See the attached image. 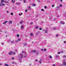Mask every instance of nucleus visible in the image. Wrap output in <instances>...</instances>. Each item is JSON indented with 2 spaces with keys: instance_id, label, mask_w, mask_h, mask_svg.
<instances>
[{
  "instance_id": "obj_21",
  "label": "nucleus",
  "mask_w": 66,
  "mask_h": 66,
  "mask_svg": "<svg viewBox=\"0 0 66 66\" xmlns=\"http://www.w3.org/2000/svg\"><path fill=\"white\" fill-rule=\"evenodd\" d=\"M41 61H42V59H40V61H39V63H41Z\"/></svg>"
},
{
  "instance_id": "obj_56",
  "label": "nucleus",
  "mask_w": 66,
  "mask_h": 66,
  "mask_svg": "<svg viewBox=\"0 0 66 66\" xmlns=\"http://www.w3.org/2000/svg\"><path fill=\"white\" fill-rule=\"evenodd\" d=\"M14 62H12V64H14Z\"/></svg>"
},
{
  "instance_id": "obj_44",
  "label": "nucleus",
  "mask_w": 66,
  "mask_h": 66,
  "mask_svg": "<svg viewBox=\"0 0 66 66\" xmlns=\"http://www.w3.org/2000/svg\"><path fill=\"white\" fill-rule=\"evenodd\" d=\"M41 11H44V9H41Z\"/></svg>"
},
{
  "instance_id": "obj_53",
  "label": "nucleus",
  "mask_w": 66,
  "mask_h": 66,
  "mask_svg": "<svg viewBox=\"0 0 66 66\" xmlns=\"http://www.w3.org/2000/svg\"><path fill=\"white\" fill-rule=\"evenodd\" d=\"M45 9H46V6H45Z\"/></svg>"
},
{
  "instance_id": "obj_50",
  "label": "nucleus",
  "mask_w": 66,
  "mask_h": 66,
  "mask_svg": "<svg viewBox=\"0 0 66 66\" xmlns=\"http://www.w3.org/2000/svg\"><path fill=\"white\" fill-rule=\"evenodd\" d=\"M61 0V2H63V1L62 0Z\"/></svg>"
},
{
  "instance_id": "obj_18",
  "label": "nucleus",
  "mask_w": 66,
  "mask_h": 66,
  "mask_svg": "<svg viewBox=\"0 0 66 66\" xmlns=\"http://www.w3.org/2000/svg\"><path fill=\"white\" fill-rule=\"evenodd\" d=\"M32 5L34 6H36V5H35V4H32Z\"/></svg>"
},
{
  "instance_id": "obj_63",
  "label": "nucleus",
  "mask_w": 66,
  "mask_h": 66,
  "mask_svg": "<svg viewBox=\"0 0 66 66\" xmlns=\"http://www.w3.org/2000/svg\"><path fill=\"white\" fill-rule=\"evenodd\" d=\"M32 43H34V42H32Z\"/></svg>"
},
{
  "instance_id": "obj_57",
  "label": "nucleus",
  "mask_w": 66,
  "mask_h": 66,
  "mask_svg": "<svg viewBox=\"0 0 66 66\" xmlns=\"http://www.w3.org/2000/svg\"><path fill=\"white\" fill-rule=\"evenodd\" d=\"M15 2V1H14V2H13V3H14V2Z\"/></svg>"
},
{
  "instance_id": "obj_30",
  "label": "nucleus",
  "mask_w": 66,
  "mask_h": 66,
  "mask_svg": "<svg viewBox=\"0 0 66 66\" xmlns=\"http://www.w3.org/2000/svg\"><path fill=\"white\" fill-rule=\"evenodd\" d=\"M30 24L32 25V24H33V23L32 22H31Z\"/></svg>"
},
{
  "instance_id": "obj_62",
  "label": "nucleus",
  "mask_w": 66,
  "mask_h": 66,
  "mask_svg": "<svg viewBox=\"0 0 66 66\" xmlns=\"http://www.w3.org/2000/svg\"><path fill=\"white\" fill-rule=\"evenodd\" d=\"M21 14L22 15V13H21Z\"/></svg>"
},
{
  "instance_id": "obj_19",
  "label": "nucleus",
  "mask_w": 66,
  "mask_h": 66,
  "mask_svg": "<svg viewBox=\"0 0 66 66\" xmlns=\"http://www.w3.org/2000/svg\"><path fill=\"white\" fill-rule=\"evenodd\" d=\"M11 42V40H9L7 41V43H10Z\"/></svg>"
},
{
  "instance_id": "obj_41",
  "label": "nucleus",
  "mask_w": 66,
  "mask_h": 66,
  "mask_svg": "<svg viewBox=\"0 0 66 66\" xmlns=\"http://www.w3.org/2000/svg\"><path fill=\"white\" fill-rule=\"evenodd\" d=\"M37 1L38 2H40V1H39V0H37Z\"/></svg>"
},
{
  "instance_id": "obj_26",
  "label": "nucleus",
  "mask_w": 66,
  "mask_h": 66,
  "mask_svg": "<svg viewBox=\"0 0 66 66\" xmlns=\"http://www.w3.org/2000/svg\"><path fill=\"white\" fill-rule=\"evenodd\" d=\"M15 43H17V42H18V40H15Z\"/></svg>"
},
{
  "instance_id": "obj_7",
  "label": "nucleus",
  "mask_w": 66,
  "mask_h": 66,
  "mask_svg": "<svg viewBox=\"0 0 66 66\" xmlns=\"http://www.w3.org/2000/svg\"><path fill=\"white\" fill-rule=\"evenodd\" d=\"M7 22V21H5L3 23V24H6V23Z\"/></svg>"
},
{
  "instance_id": "obj_10",
  "label": "nucleus",
  "mask_w": 66,
  "mask_h": 66,
  "mask_svg": "<svg viewBox=\"0 0 66 66\" xmlns=\"http://www.w3.org/2000/svg\"><path fill=\"white\" fill-rule=\"evenodd\" d=\"M30 35L31 36H32L33 35V33H31L30 34Z\"/></svg>"
},
{
  "instance_id": "obj_27",
  "label": "nucleus",
  "mask_w": 66,
  "mask_h": 66,
  "mask_svg": "<svg viewBox=\"0 0 66 66\" xmlns=\"http://www.w3.org/2000/svg\"><path fill=\"white\" fill-rule=\"evenodd\" d=\"M16 36H17V37H19V34H17V35Z\"/></svg>"
},
{
  "instance_id": "obj_55",
  "label": "nucleus",
  "mask_w": 66,
  "mask_h": 66,
  "mask_svg": "<svg viewBox=\"0 0 66 66\" xmlns=\"http://www.w3.org/2000/svg\"><path fill=\"white\" fill-rule=\"evenodd\" d=\"M0 65H2V63H0Z\"/></svg>"
},
{
  "instance_id": "obj_25",
  "label": "nucleus",
  "mask_w": 66,
  "mask_h": 66,
  "mask_svg": "<svg viewBox=\"0 0 66 66\" xmlns=\"http://www.w3.org/2000/svg\"><path fill=\"white\" fill-rule=\"evenodd\" d=\"M1 45H4V43L2 42L1 43Z\"/></svg>"
},
{
  "instance_id": "obj_5",
  "label": "nucleus",
  "mask_w": 66,
  "mask_h": 66,
  "mask_svg": "<svg viewBox=\"0 0 66 66\" xmlns=\"http://www.w3.org/2000/svg\"><path fill=\"white\" fill-rule=\"evenodd\" d=\"M9 24H12V21H9Z\"/></svg>"
},
{
  "instance_id": "obj_49",
  "label": "nucleus",
  "mask_w": 66,
  "mask_h": 66,
  "mask_svg": "<svg viewBox=\"0 0 66 66\" xmlns=\"http://www.w3.org/2000/svg\"><path fill=\"white\" fill-rule=\"evenodd\" d=\"M19 16H21V14H19Z\"/></svg>"
},
{
  "instance_id": "obj_61",
  "label": "nucleus",
  "mask_w": 66,
  "mask_h": 66,
  "mask_svg": "<svg viewBox=\"0 0 66 66\" xmlns=\"http://www.w3.org/2000/svg\"><path fill=\"white\" fill-rule=\"evenodd\" d=\"M44 30H45L44 29H43V31H44Z\"/></svg>"
},
{
  "instance_id": "obj_64",
  "label": "nucleus",
  "mask_w": 66,
  "mask_h": 66,
  "mask_svg": "<svg viewBox=\"0 0 66 66\" xmlns=\"http://www.w3.org/2000/svg\"><path fill=\"white\" fill-rule=\"evenodd\" d=\"M57 8H58V6H57Z\"/></svg>"
},
{
  "instance_id": "obj_47",
  "label": "nucleus",
  "mask_w": 66,
  "mask_h": 66,
  "mask_svg": "<svg viewBox=\"0 0 66 66\" xmlns=\"http://www.w3.org/2000/svg\"><path fill=\"white\" fill-rule=\"evenodd\" d=\"M14 57H12V60H14Z\"/></svg>"
},
{
  "instance_id": "obj_36",
  "label": "nucleus",
  "mask_w": 66,
  "mask_h": 66,
  "mask_svg": "<svg viewBox=\"0 0 66 66\" xmlns=\"http://www.w3.org/2000/svg\"><path fill=\"white\" fill-rule=\"evenodd\" d=\"M62 6V5H61V4L60 5V7H61V6Z\"/></svg>"
},
{
  "instance_id": "obj_24",
  "label": "nucleus",
  "mask_w": 66,
  "mask_h": 66,
  "mask_svg": "<svg viewBox=\"0 0 66 66\" xmlns=\"http://www.w3.org/2000/svg\"><path fill=\"white\" fill-rule=\"evenodd\" d=\"M15 52H17V51H18V50L16 49L15 50Z\"/></svg>"
},
{
  "instance_id": "obj_1",
  "label": "nucleus",
  "mask_w": 66,
  "mask_h": 66,
  "mask_svg": "<svg viewBox=\"0 0 66 66\" xmlns=\"http://www.w3.org/2000/svg\"><path fill=\"white\" fill-rule=\"evenodd\" d=\"M1 2L2 3H3V2H5V3H9V2L7 1H4L3 0H2L1 1Z\"/></svg>"
},
{
  "instance_id": "obj_16",
  "label": "nucleus",
  "mask_w": 66,
  "mask_h": 66,
  "mask_svg": "<svg viewBox=\"0 0 66 66\" xmlns=\"http://www.w3.org/2000/svg\"><path fill=\"white\" fill-rule=\"evenodd\" d=\"M63 58H65V57H66V56L65 55H63Z\"/></svg>"
},
{
  "instance_id": "obj_39",
  "label": "nucleus",
  "mask_w": 66,
  "mask_h": 66,
  "mask_svg": "<svg viewBox=\"0 0 66 66\" xmlns=\"http://www.w3.org/2000/svg\"><path fill=\"white\" fill-rule=\"evenodd\" d=\"M53 30H55V28L54 27V28H53Z\"/></svg>"
},
{
  "instance_id": "obj_2",
  "label": "nucleus",
  "mask_w": 66,
  "mask_h": 66,
  "mask_svg": "<svg viewBox=\"0 0 66 66\" xmlns=\"http://www.w3.org/2000/svg\"><path fill=\"white\" fill-rule=\"evenodd\" d=\"M22 56H23V55L21 54H20V55H19V57L20 58H21L22 57Z\"/></svg>"
},
{
  "instance_id": "obj_59",
  "label": "nucleus",
  "mask_w": 66,
  "mask_h": 66,
  "mask_svg": "<svg viewBox=\"0 0 66 66\" xmlns=\"http://www.w3.org/2000/svg\"><path fill=\"white\" fill-rule=\"evenodd\" d=\"M13 0H12V2H13Z\"/></svg>"
},
{
  "instance_id": "obj_48",
  "label": "nucleus",
  "mask_w": 66,
  "mask_h": 66,
  "mask_svg": "<svg viewBox=\"0 0 66 66\" xmlns=\"http://www.w3.org/2000/svg\"><path fill=\"white\" fill-rule=\"evenodd\" d=\"M25 12H27V10H26Z\"/></svg>"
},
{
  "instance_id": "obj_46",
  "label": "nucleus",
  "mask_w": 66,
  "mask_h": 66,
  "mask_svg": "<svg viewBox=\"0 0 66 66\" xmlns=\"http://www.w3.org/2000/svg\"><path fill=\"white\" fill-rule=\"evenodd\" d=\"M6 12L7 13H9V11H7Z\"/></svg>"
},
{
  "instance_id": "obj_9",
  "label": "nucleus",
  "mask_w": 66,
  "mask_h": 66,
  "mask_svg": "<svg viewBox=\"0 0 66 66\" xmlns=\"http://www.w3.org/2000/svg\"><path fill=\"white\" fill-rule=\"evenodd\" d=\"M12 54H16V53L14 52H12Z\"/></svg>"
},
{
  "instance_id": "obj_54",
  "label": "nucleus",
  "mask_w": 66,
  "mask_h": 66,
  "mask_svg": "<svg viewBox=\"0 0 66 66\" xmlns=\"http://www.w3.org/2000/svg\"><path fill=\"white\" fill-rule=\"evenodd\" d=\"M22 53H23L24 52L23 51H22Z\"/></svg>"
},
{
  "instance_id": "obj_51",
  "label": "nucleus",
  "mask_w": 66,
  "mask_h": 66,
  "mask_svg": "<svg viewBox=\"0 0 66 66\" xmlns=\"http://www.w3.org/2000/svg\"><path fill=\"white\" fill-rule=\"evenodd\" d=\"M58 54H60V52H59L58 53Z\"/></svg>"
},
{
  "instance_id": "obj_60",
  "label": "nucleus",
  "mask_w": 66,
  "mask_h": 66,
  "mask_svg": "<svg viewBox=\"0 0 66 66\" xmlns=\"http://www.w3.org/2000/svg\"><path fill=\"white\" fill-rule=\"evenodd\" d=\"M36 34V35H38V33H37V34Z\"/></svg>"
},
{
  "instance_id": "obj_31",
  "label": "nucleus",
  "mask_w": 66,
  "mask_h": 66,
  "mask_svg": "<svg viewBox=\"0 0 66 66\" xmlns=\"http://www.w3.org/2000/svg\"><path fill=\"white\" fill-rule=\"evenodd\" d=\"M23 2L24 3H26V1L24 0L23 1Z\"/></svg>"
},
{
  "instance_id": "obj_40",
  "label": "nucleus",
  "mask_w": 66,
  "mask_h": 66,
  "mask_svg": "<svg viewBox=\"0 0 66 66\" xmlns=\"http://www.w3.org/2000/svg\"><path fill=\"white\" fill-rule=\"evenodd\" d=\"M60 52H61V53H63V51H61Z\"/></svg>"
},
{
  "instance_id": "obj_34",
  "label": "nucleus",
  "mask_w": 66,
  "mask_h": 66,
  "mask_svg": "<svg viewBox=\"0 0 66 66\" xmlns=\"http://www.w3.org/2000/svg\"><path fill=\"white\" fill-rule=\"evenodd\" d=\"M41 51H43V49H41Z\"/></svg>"
},
{
  "instance_id": "obj_13",
  "label": "nucleus",
  "mask_w": 66,
  "mask_h": 66,
  "mask_svg": "<svg viewBox=\"0 0 66 66\" xmlns=\"http://www.w3.org/2000/svg\"><path fill=\"white\" fill-rule=\"evenodd\" d=\"M28 10H31V7H30V6H29V7H28Z\"/></svg>"
},
{
  "instance_id": "obj_29",
  "label": "nucleus",
  "mask_w": 66,
  "mask_h": 66,
  "mask_svg": "<svg viewBox=\"0 0 66 66\" xmlns=\"http://www.w3.org/2000/svg\"><path fill=\"white\" fill-rule=\"evenodd\" d=\"M63 43H64V44H66V41H63Z\"/></svg>"
},
{
  "instance_id": "obj_4",
  "label": "nucleus",
  "mask_w": 66,
  "mask_h": 66,
  "mask_svg": "<svg viewBox=\"0 0 66 66\" xmlns=\"http://www.w3.org/2000/svg\"><path fill=\"white\" fill-rule=\"evenodd\" d=\"M2 5L3 6H4V5H5V4H2L1 3H0V6H1Z\"/></svg>"
},
{
  "instance_id": "obj_35",
  "label": "nucleus",
  "mask_w": 66,
  "mask_h": 66,
  "mask_svg": "<svg viewBox=\"0 0 66 66\" xmlns=\"http://www.w3.org/2000/svg\"><path fill=\"white\" fill-rule=\"evenodd\" d=\"M11 15H13V13H11Z\"/></svg>"
},
{
  "instance_id": "obj_33",
  "label": "nucleus",
  "mask_w": 66,
  "mask_h": 66,
  "mask_svg": "<svg viewBox=\"0 0 66 66\" xmlns=\"http://www.w3.org/2000/svg\"><path fill=\"white\" fill-rule=\"evenodd\" d=\"M58 36H59V35H56V37H58Z\"/></svg>"
},
{
  "instance_id": "obj_38",
  "label": "nucleus",
  "mask_w": 66,
  "mask_h": 66,
  "mask_svg": "<svg viewBox=\"0 0 66 66\" xmlns=\"http://www.w3.org/2000/svg\"><path fill=\"white\" fill-rule=\"evenodd\" d=\"M20 23L21 24H22V21H21L20 22Z\"/></svg>"
},
{
  "instance_id": "obj_20",
  "label": "nucleus",
  "mask_w": 66,
  "mask_h": 66,
  "mask_svg": "<svg viewBox=\"0 0 66 66\" xmlns=\"http://www.w3.org/2000/svg\"><path fill=\"white\" fill-rule=\"evenodd\" d=\"M18 42H19V41H20V40H21V39H20V38H18Z\"/></svg>"
},
{
  "instance_id": "obj_6",
  "label": "nucleus",
  "mask_w": 66,
  "mask_h": 66,
  "mask_svg": "<svg viewBox=\"0 0 66 66\" xmlns=\"http://www.w3.org/2000/svg\"><path fill=\"white\" fill-rule=\"evenodd\" d=\"M60 23H61V24H65V23L64 22L61 21L60 22Z\"/></svg>"
},
{
  "instance_id": "obj_58",
  "label": "nucleus",
  "mask_w": 66,
  "mask_h": 66,
  "mask_svg": "<svg viewBox=\"0 0 66 66\" xmlns=\"http://www.w3.org/2000/svg\"><path fill=\"white\" fill-rule=\"evenodd\" d=\"M55 66V65H54V64H53V66Z\"/></svg>"
},
{
  "instance_id": "obj_14",
  "label": "nucleus",
  "mask_w": 66,
  "mask_h": 66,
  "mask_svg": "<svg viewBox=\"0 0 66 66\" xmlns=\"http://www.w3.org/2000/svg\"><path fill=\"white\" fill-rule=\"evenodd\" d=\"M49 57L50 59H52V56L51 55H49Z\"/></svg>"
},
{
  "instance_id": "obj_15",
  "label": "nucleus",
  "mask_w": 66,
  "mask_h": 66,
  "mask_svg": "<svg viewBox=\"0 0 66 66\" xmlns=\"http://www.w3.org/2000/svg\"><path fill=\"white\" fill-rule=\"evenodd\" d=\"M16 4L17 5H19V4H20V3H18L17 2L16 3Z\"/></svg>"
},
{
  "instance_id": "obj_43",
  "label": "nucleus",
  "mask_w": 66,
  "mask_h": 66,
  "mask_svg": "<svg viewBox=\"0 0 66 66\" xmlns=\"http://www.w3.org/2000/svg\"><path fill=\"white\" fill-rule=\"evenodd\" d=\"M54 5H52V6L53 7H54Z\"/></svg>"
},
{
  "instance_id": "obj_3",
  "label": "nucleus",
  "mask_w": 66,
  "mask_h": 66,
  "mask_svg": "<svg viewBox=\"0 0 66 66\" xmlns=\"http://www.w3.org/2000/svg\"><path fill=\"white\" fill-rule=\"evenodd\" d=\"M62 64L63 65H66V61L65 62V61H64L63 63H62Z\"/></svg>"
},
{
  "instance_id": "obj_42",
  "label": "nucleus",
  "mask_w": 66,
  "mask_h": 66,
  "mask_svg": "<svg viewBox=\"0 0 66 66\" xmlns=\"http://www.w3.org/2000/svg\"><path fill=\"white\" fill-rule=\"evenodd\" d=\"M39 30H42V28H40Z\"/></svg>"
},
{
  "instance_id": "obj_11",
  "label": "nucleus",
  "mask_w": 66,
  "mask_h": 66,
  "mask_svg": "<svg viewBox=\"0 0 66 66\" xmlns=\"http://www.w3.org/2000/svg\"><path fill=\"white\" fill-rule=\"evenodd\" d=\"M21 28L22 29H24V27H23V26H21Z\"/></svg>"
},
{
  "instance_id": "obj_28",
  "label": "nucleus",
  "mask_w": 66,
  "mask_h": 66,
  "mask_svg": "<svg viewBox=\"0 0 66 66\" xmlns=\"http://www.w3.org/2000/svg\"><path fill=\"white\" fill-rule=\"evenodd\" d=\"M14 41H11V43H14Z\"/></svg>"
},
{
  "instance_id": "obj_12",
  "label": "nucleus",
  "mask_w": 66,
  "mask_h": 66,
  "mask_svg": "<svg viewBox=\"0 0 66 66\" xmlns=\"http://www.w3.org/2000/svg\"><path fill=\"white\" fill-rule=\"evenodd\" d=\"M31 51L32 52H36V51L35 50Z\"/></svg>"
},
{
  "instance_id": "obj_17",
  "label": "nucleus",
  "mask_w": 66,
  "mask_h": 66,
  "mask_svg": "<svg viewBox=\"0 0 66 66\" xmlns=\"http://www.w3.org/2000/svg\"><path fill=\"white\" fill-rule=\"evenodd\" d=\"M5 66H9V65L7 64L6 63H5Z\"/></svg>"
},
{
  "instance_id": "obj_45",
  "label": "nucleus",
  "mask_w": 66,
  "mask_h": 66,
  "mask_svg": "<svg viewBox=\"0 0 66 66\" xmlns=\"http://www.w3.org/2000/svg\"><path fill=\"white\" fill-rule=\"evenodd\" d=\"M56 57H58V55H56Z\"/></svg>"
},
{
  "instance_id": "obj_32",
  "label": "nucleus",
  "mask_w": 66,
  "mask_h": 66,
  "mask_svg": "<svg viewBox=\"0 0 66 66\" xmlns=\"http://www.w3.org/2000/svg\"><path fill=\"white\" fill-rule=\"evenodd\" d=\"M44 51H46V49H44Z\"/></svg>"
},
{
  "instance_id": "obj_22",
  "label": "nucleus",
  "mask_w": 66,
  "mask_h": 66,
  "mask_svg": "<svg viewBox=\"0 0 66 66\" xmlns=\"http://www.w3.org/2000/svg\"><path fill=\"white\" fill-rule=\"evenodd\" d=\"M35 28L36 29H38V27L37 26H36Z\"/></svg>"
},
{
  "instance_id": "obj_37",
  "label": "nucleus",
  "mask_w": 66,
  "mask_h": 66,
  "mask_svg": "<svg viewBox=\"0 0 66 66\" xmlns=\"http://www.w3.org/2000/svg\"><path fill=\"white\" fill-rule=\"evenodd\" d=\"M38 61V60H35V61H36V62H37V61Z\"/></svg>"
},
{
  "instance_id": "obj_23",
  "label": "nucleus",
  "mask_w": 66,
  "mask_h": 66,
  "mask_svg": "<svg viewBox=\"0 0 66 66\" xmlns=\"http://www.w3.org/2000/svg\"><path fill=\"white\" fill-rule=\"evenodd\" d=\"M45 32L46 33H48V31L47 30H45Z\"/></svg>"
},
{
  "instance_id": "obj_52",
  "label": "nucleus",
  "mask_w": 66,
  "mask_h": 66,
  "mask_svg": "<svg viewBox=\"0 0 66 66\" xmlns=\"http://www.w3.org/2000/svg\"><path fill=\"white\" fill-rule=\"evenodd\" d=\"M36 53H37V54H38V53L36 52Z\"/></svg>"
},
{
  "instance_id": "obj_8",
  "label": "nucleus",
  "mask_w": 66,
  "mask_h": 66,
  "mask_svg": "<svg viewBox=\"0 0 66 66\" xmlns=\"http://www.w3.org/2000/svg\"><path fill=\"white\" fill-rule=\"evenodd\" d=\"M12 54V52L11 51L8 54H9V55H11Z\"/></svg>"
}]
</instances>
